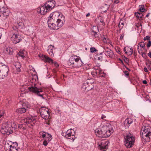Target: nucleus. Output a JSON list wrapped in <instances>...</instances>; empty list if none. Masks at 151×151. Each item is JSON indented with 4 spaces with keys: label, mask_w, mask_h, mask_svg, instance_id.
I'll return each mask as SVG.
<instances>
[{
    "label": "nucleus",
    "mask_w": 151,
    "mask_h": 151,
    "mask_svg": "<svg viewBox=\"0 0 151 151\" xmlns=\"http://www.w3.org/2000/svg\"><path fill=\"white\" fill-rule=\"evenodd\" d=\"M123 36H122V35H121L120 36V39H122L123 38Z\"/></svg>",
    "instance_id": "680f3d73"
},
{
    "label": "nucleus",
    "mask_w": 151,
    "mask_h": 151,
    "mask_svg": "<svg viewBox=\"0 0 151 151\" xmlns=\"http://www.w3.org/2000/svg\"><path fill=\"white\" fill-rule=\"evenodd\" d=\"M119 1L118 0H116L114 1L113 2L114 4H117L119 3Z\"/></svg>",
    "instance_id": "c03bdc74"
},
{
    "label": "nucleus",
    "mask_w": 151,
    "mask_h": 151,
    "mask_svg": "<svg viewBox=\"0 0 151 151\" xmlns=\"http://www.w3.org/2000/svg\"><path fill=\"white\" fill-rule=\"evenodd\" d=\"M105 50V54L107 56L111 58L114 57V55L113 52L108 47H106L104 49Z\"/></svg>",
    "instance_id": "f3484780"
},
{
    "label": "nucleus",
    "mask_w": 151,
    "mask_h": 151,
    "mask_svg": "<svg viewBox=\"0 0 151 151\" xmlns=\"http://www.w3.org/2000/svg\"><path fill=\"white\" fill-rule=\"evenodd\" d=\"M124 143L127 148H131L135 142L134 137L130 133H127L124 135Z\"/></svg>",
    "instance_id": "39448f33"
},
{
    "label": "nucleus",
    "mask_w": 151,
    "mask_h": 151,
    "mask_svg": "<svg viewBox=\"0 0 151 151\" xmlns=\"http://www.w3.org/2000/svg\"><path fill=\"white\" fill-rule=\"evenodd\" d=\"M141 136L146 142L151 140V127L149 126H143L141 129Z\"/></svg>",
    "instance_id": "7ed1b4c3"
},
{
    "label": "nucleus",
    "mask_w": 151,
    "mask_h": 151,
    "mask_svg": "<svg viewBox=\"0 0 151 151\" xmlns=\"http://www.w3.org/2000/svg\"><path fill=\"white\" fill-rule=\"evenodd\" d=\"M1 12L3 14L1 16V19L2 20L6 19L9 16L10 13L9 10L7 9L3 8L1 9Z\"/></svg>",
    "instance_id": "f8f14e48"
},
{
    "label": "nucleus",
    "mask_w": 151,
    "mask_h": 151,
    "mask_svg": "<svg viewBox=\"0 0 151 151\" xmlns=\"http://www.w3.org/2000/svg\"><path fill=\"white\" fill-rule=\"evenodd\" d=\"M124 51L125 52V53H126V52H127V51H126V47H125L124 48Z\"/></svg>",
    "instance_id": "bf43d9fd"
},
{
    "label": "nucleus",
    "mask_w": 151,
    "mask_h": 151,
    "mask_svg": "<svg viewBox=\"0 0 151 151\" xmlns=\"http://www.w3.org/2000/svg\"><path fill=\"white\" fill-rule=\"evenodd\" d=\"M143 54H145V53L144 52H141V55H142V56H143Z\"/></svg>",
    "instance_id": "0e129e2a"
},
{
    "label": "nucleus",
    "mask_w": 151,
    "mask_h": 151,
    "mask_svg": "<svg viewBox=\"0 0 151 151\" xmlns=\"http://www.w3.org/2000/svg\"><path fill=\"white\" fill-rule=\"evenodd\" d=\"M133 122L132 119L130 118H127L125 120V122L127 123L129 125L131 124Z\"/></svg>",
    "instance_id": "cd10ccee"
},
{
    "label": "nucleus",
    "mask_w": 151,
    "mask_h": 151,
    "mask_svg": "<svg viewBox=\"0 0 151 151\" xmlns=\"http://www.w3.org/2000/svg\"><path fill=\"white\" fill-rule=\"evenodd\" d=\"M90 51L91 52L93 53L97 51V50L95 47H91L90 48Z\"/></svg>",
    "instance_id": "72a5a7b5"
},
{
    "label": "nucleus",
    "mask_w": 151,
    "mask_h": 151,
    "mask_svg": "<svg viewBox=\"0 0 151 151\" xmlns=\"http://www.w3.org/2000/svg\"><path fill=\"white\" fill-rule=\"evenodd\" d=\"M135 15L137 17L139 20H142L143 19V15L142 13L139 12H137L135 13Z\"/></svg>",
    "instance_id": "b1692460"
},
{
    "label": "nucleus",
    "mask_w": 151,
    "mask_h": 151,
    "mask_svg": "<svg viewBox=\"0 0 151 151\" xmlns=\"http://www.w3.org/2000/svg\"><path fill=\"white\" fill-rule=\"evenodd\" d=\"M47 142L46 140H44L43 142V145L46 146L47 145Z\"/></svg>",
    "instance_id": "79ce46f5"
},
{
    "label": "nucleus",
    "mask_w": 151,
    "mask_h": 151,
    "mask_svg": "<svg viewBox=\"0 0 151 151\" xmlns=\"http://www.w3.org/2000/svg\"><path fill=\"white\" fill-rule=\"evenodd\" d=\"M144 70L145 72H147L148 71L147 68L146 67H145L144 68Z\"/></svg>",
    "instance_id": "de8ad7c7"
},
{
    "label": "nucleus",
    "mask_w": 151,
    "mask_h": 151,
    "mask_svg": "<svg viewBox=\"0 0 151 151\" xmlns=\"http://www.w3.org/2000/svg\"><path fill=\"white\" fill-rule=\"evenodd\" d=\"M65 22V17L63 14L56 11L50 14L47 21L48 25L50 29L57 30L62 27Z\"/></svg>",
    "instance_id": "f257e3e1"
},
{
    "label": "nucleus",
    "mask_w": 151,
    "mask_h": 151,
    "mask_svg": "<svg viewBox=\"0 0 151 151\" xmlns=\"http://www.w3.org/2000/svg\"><path fill=\"white\" fill-rule=\"evenodd\" d=\"M54 47V46L52 45H50L48 47V49H49L50 50H53V49Z\"/></svg>",
    "instance_id": "ea45409f"
},
{
    "label": "nucleus",
    "mask_w": 151,
    "mask_h": 151,
    "mask_svg": "<svg viewBox=\"0 0 151 151\" xmlns=\"http://www.w3.org/2000/svg\"><path fill=\"white\" fill-rule=\"evenodd\" d=\"M29 105H27L26 106V107H23L20 108L16 109V112L18 114H22L25 113L26 111H27L29 107Z\"/></svg>",
    "instance_id": "a211bd4d"
},
{
    "label": "nucleus",
    "mask_w": 151,
    "mask_h": 151,
    "mask_svg": "<svg viewBox=\"0 0 151 151\" xmlns=\"http://www.w3.org/2000/svg\"><path fill=\"white\" fill-rule=\"evenodd\" d=\"M150 13H148L146 15V17H148L149 16V15L150 14Z\"/></svg>",
    "instance_id": "e2e57ef3"
},
{
    "label": "nucleus",
    "mask_w": 151,
    "mask_h": 151,
    "mask_svg": "<svg viewBox=\"0 0 151 151\" xmlns=\"http://www.w3.org/2000/svg\"><path fill=\"white\" fill-rule=\"evenodd\" d=\"M14 147H15L14 146H13L12 147H11V148H9V149L10 151H12V150H12V149L14 148Z\"/></svg>",
    "instance_id": "8fccbe9b"
},
{
    "label": "nucleus",
    "mask_w": 151,
    "mask_h": 151,
    "mask_svg": "<svg viewBox=\"0 0 151 151\" xmlns=\"http://www.w3.org/2000/svg\"><path fill=\"white\" fill-rule=\"evenodd\" d=\"M49 11L48 9H47L45 4L41 6L38 9V12L42 15L45 14L48 11Z\"/></svg>",
    "instance_id": "dca6fc26"
},
{
    "label": "nucleus",
    "mask_w": 151,
    "mask_h": 151,
    "mask_svg": "<svg viewBox=\"0 0 151 151\" xmlns=\"http://www.w3.org/2000/svg\"><path fill=\"white\" fill-rule=\"evenodd\" d=\"M142 83L143 84H147V81L146 80L143 81H142Z\"/></svg>",
    "instance_id": "49530a36"
},
{
    "label": "nucleus",
    "mask_w": 151,
    "mask_h": 151,
    "mask_svg": "<svg viewBox=\"0 0 151 151\" xmlns=\"http://www.w3.org/2000/svg\"><path fill=\"white\" fill-rule=\"evenodd\" d=\"M139 46L142 48L144 47H145V43L143 42H140L138 44V47L137 48V50H138L139 48Z\"/></svg>",
    "instance_id": "2f4dec72"
},
{
    "label": "nucleus",
    "mask_w": 151,
    "mask_h": 151,
    "mask_svg": "<svg viewBox=\"0 0 151 151\" xmlns=\"http://www.w3.org/2000/svg\"><path fill=\"white\" fill-rule=\"evenodd\" d=\"M95 132L96 136L101 138H106L109 137L114 132V130L110 124L105 125L101 128L96 129Z\"/></svg>",
    "instance_id": "f03ea898"
},
{
    "label": "nucleus",
    "mask_w": 151,
    "mask_h": 151,
    "mask_svg": "<svg viewBox=\"0 0 151 151\" xmlns=\"http://www.w3.org/2000/svg\"><path fill=\"white\" fill-rule=\"evenodd\" d=\"M46 133H45V132H40L39 133V134L43 138H44L46 136Z\"/></svg>",
    "instance_id": "7c9ffc66"
},
{
    "label": "nucleus",
    "mask_w": 151,
    "mask_h": 151,
    "mask_svg": "<svg viewBox=\"0 0 151 151\" xmlns=\"http://www.w3.org/2000/svg\"><path fill=\"white\" fill-rule=\"evenodd\" d=\"M47 135V137L49 139H48V140H49V141H50V140H51L52 139V136L51 135V134L47 133L46 135Z\"/></svg>",
    "instance_id": "c9c22d12"
},
{
    "label": "nucleus",
    "mask_w": 151,
    "mask_h": 151,
    "mask_svg": "<svg viewBox=\"0 0 151 151\" xmlns=\"http://www.w3.org/2000/svg\"><path fill=\"white\" fill-rule=\"evenodd\" d=\"M139 9L140 12H144L146 11L144 5H139Z\"/></svg>",
    "instance_id": "c756f323"
},
{
    "label": "nucleus",
    "mask_w": 151,
    "mask_h": 151,
    "mask_svg": "<svg viewBox=\"0 0 151 151\" xmlns=\"http://www.w3.org/2000/svg\"><path fill=\"white\" fill-rule=\"evenodd\" d=\"M47 51L49 54L50 55V56H52L54 54L53 52V50L48 49Z\"/></svg>",
    "instance_id": "f704fd0d"
},
{
    "label": "nucleus",
    "mask_w": 151,
    "mask_h": 151,
    "mask_svg": "<svg viewBox=\"0 0 151 151\" xmlns=\"http://www.w3.org/2000/svg\"><path fill=\"white\" fill-rule=\"evenodd\" d=\"M148 56L150 57V58H151V52H149L148 53Z\"/></svg>",
    "instance_id": "09e8293b"
},
{
    "label": "nucleus",
    "mask_w": 151,
    "mask_h": 151,
    "mask_svg": "<svg viewBox=\"0 0 151 151\" xmlns=\"http://www.w3.org/2000/svg\"><path fill=\"white\" fill-rule=\"evenodd\" d=\"M100 22L102 23L104 22L103 19H102L101 18V20H100Z\"/></svg>",
    "instance_id": "4d7b16f0"
},
{
    "label": "nucleus",
    "mask_w": 151,
    "mask_h": 151,
    "mask_svg": "<svg viewBox=\"0 0 151 151\" xmlns=\"http://www.w3.org/2000/svg\"><path fill=\"white\" fill-rule=\"evenodd\" d=\"M11 40L14 44L19 42L21 39L20 38V36L17 32L14 33L11 37Z\"/></svg>",
    "instance_id": "9d476101"
},
{
    "label": "nucleus",
    "mask_w": 151,
    "mask_h": 151,
    "mask_svg": "<svg viewBox=\"0 0 151 151\" xmlns=\"http://www.w3.org/2000/svg\"><path fill=\"white\" fill-rule=\"evenodd\" d=\"M124 74L125 75V76L126 77H128L129 76V73H128V71H125L124 72Z\"/></svg>",
    "instance_id": "58836bf2"
},
{
    "label": "nucleus",
    "mask_w": 151,
    "mask_h": 151,
    "mask_svg": "<svg viewBox=\"0 0 151 151\" xmlns=\"http://www.w3.org/2000/svg\"><path fill=\"white\" fill-rule=\"evenodd\" d=\"M102 52L100 53L97 54L96 56V58L98 60L101 61L103 60Z\"/></svg>",
    "instance_id": "a878e982"
},
{
    "label": "nucleus",
    "mask_w": 151,
    "mask_h": 151,
    "mask_svg": "<svg viewBox=\"0 0 151 151\" xmlns=\"http://www.w3.org/2000/svg\"><path fill=\"white\" fill-rule=\"evenodd\" d=\"M100 147L101 150H103L104 151L105 150L104 149H107L108 148V146L106 142H102L101 145H99Z\"/></svg>",
    "instance_id": "5701e85b"
},
{
    "label": "nucleus",
    "mask_w": 151,
    "mask_h": 151,
    "mask_svg": "<svg viewBox=\"0 0 151 151\" xmlns=\"http://www.w3.org/2000/svg\"><path fill=\"white\" fill-rule=\"evenodd\" d=\"M75 132L74 130L70 129L68 130L66 132L65 137L67 139L73 140L75 138Z\"/></svg>",
    "instance_id": "1a4fd4ad"
},
{
    "label": "nucleus",
    "mask_w": 151,
    "mask_h": 151,
    "mask_svg": "<svg viewBox=\"0 0 151 151\" xmlns=\"http://www.w3.org/2000/svg\"><path fill=\"white\" fill-rule=\"evenodd\" d=\"M6 51L7 53H8L9 55H11L12 54L13 49L12 48L10 47H8L6 48Z\"/></svg>",
    "instance_id": "bb28decb"
},
{
    "label": "nucleus",
    "mask_w": 151,
    "mask_h": 151,
    "mask_svg": "<svg viewBox=\"0 0 151 151\" xmlns=\"http://www.w3.org/2000/svg\"><path fill=\"white\" fill-rule=\"evenodd\" d=\"M151 45V42L149 40L148 43L147 44V46L148 48H149Z\"/></svg>",
    "instance_id": "a19ab883"
},
{
    "label": "nucleus",
    "mask_w": 151,
    "mask_h": 151,
    "mask_svg": "<svg viewBox=\"0 0 151 151\" xmlns=\"http://www.w3.org/2000/svg\"><path fill=\"white\" fill-rule=\"evenodd\" d=\"M124 26V23L123 22H121L120 21L119 24V27L120 30H121L123 28Z\"/></svg>",
    "instance_id": "473e14b6"
},
{
    "label": "nucleus",
    "mask_w": 151,
    "mask_h": 151,
    "mask_svg": "<svg viewBox=\"0 0 151 151\" xmlns=\"http://www.w3.org/2000/svg\"><path fill=\"white\" fill-rule=\"evenodd\" d=\"M94 69L95 70L94 71V73L96 74L97 77H105L106 74H105L104 72L100 70V68H96V67H95Z\"/></svg>",
    "instance_id": "4468645a"
},
{
    "label": "nucleus",
    "mask_w": 151,
    "mask_h": 151,
    "mask_svg": "<svg viewBox=\"0 0 151 151\" xmlns=\"http://www.w3.org/2000/svg\"><path fill=\"white\" fill-rule=\"evenodd\" d=\"M118 52L119 54V53H120V51H119V50H118V52Z\"/></svg>",
    "instance_id": "338daca9"
},
{
    "label": "nucleus",
    "mask_w": 151,
    "mask_h": 151,
    "mask_svg": "<svg viewBox=\"0 0 151 151\" xmlns=\"http://www.w3.org/2000/svg\"><path fill=\"white\" fill-rule=\"evenodd\" d=\"M13 147L12 145H10L9 146H8V148H11V147Z\"/></svg>",
    "instance_id": "6e6d98bb"
},
{
    "label": "nucleus",
    "mask_w": 151,
    "mask_h": 151,
    "mask_svg": "<svg viewBox=\"0 0 151 151\" xmlns=\"http://www.w3.org/2000/svg\"><path fill=\"white\" fill-rule=\"evenodd\" d=\"M1 132L4 134L9 135L12 133V130H8L7 129L5 128L1 127Z\"/></svg>",
    "instance_id": "6ab92c4d"
},
{
    "label": "nucleus",
    "mask_w": 151,
    "mask_h": 151,
    "mask_svg": "<svg viewBox=\"0 0 151 151\" xmlns=\"http://www.w3.org/2000/svg\"><path fill=\"white\" fill-rule=\"evenodd\" d=\"M88 80H90V81H89V82H93H93H92V81H91V80H92V79H91V80L88 79V80H87V81H88Z\"/></svg>",
    "instance_id": "69168bd1"
},
{
    "label": "nucleus",
    "mask_w": 151,
    "mask_h": 151,
    "mask_svg": "<svg viewBox=\"0 0 151 151\" xmlns=\"http://www.w3.org/2000/svg\"><path fill=\"white\" fill-rule=\"evenodd\" d=\"M103 39H105V40H106V38L105 37H104V38Z\"/></svg>",
    "instance_id": "774afa93"
},
{
    "label": "nucleus",
    "mask_w": 151,
    "mask_h": 151,
    "mask_svg": "<svg viewBox=\"0 0 151 151\" xmlns=\"http://www.w3.org/2000/svg\"><path fill=\"white\" fill-rule=\"evenodd\" d=\"M2 128H5L8 129V130H12L13 128L12 127V124L10 122H7L2 124Z\"/></svg>",
    "instance_id": "412c9836"
},
{
    "label": "nucleus",
    "mask_w": 151,
    "mask_h": 151,
    "mask_svg": "<svg viewBox=\"0 0 151 151\" xmlns=\"http://www.w3.org/2000/svg\"><path fill=\"white\" fill-rule=\"evenodd\" d=\"M133 53V49L131 48L130 49L128 48L127 52H126V54L127 55H132Z\"/></svg>",
    "instance_id": "c85d7f7f"
},
{
    "label": "nucleus",
    "mask_w": 151,
    "mask_h": 151,
    "mask_svg": "<svg viewBox=\"0 0 151 151\" xmlns=\"http://www.w3.org/2000/svg\"><path fill=\"white\" fill-rule=\"evenodd\" d=\"M105 116H104V115H103L101 117V119H104V118H105Z\"/></svg>",
    "instance_id": "5fc2aeb1"
},
{
    "label": "nucleus",
    "mask_w": 151,
    "mask_h": 151,
    "mask_svg": "<svg viewBox=\"0 0 151 151\" xmlns=\"http://www.w3.org/2000/svg\"><path fill=\"white\" fill-rule=\"evenodd\" d=\"M90 15V13H88L86 15V17H88Z\"/></svg>",
    "instance_id": "052dcab7"
},
{
    "label": "nucleus",
    "mask_w": 151,
    "mask_h": 151,
    "mask_svg": "<svg viewBox=\"0 0 151 151\" xmlns=\"http://www.w3.org/2000/svg\"><path fill=\"white\" fill-rule=\"evenodd\" d=\"M55 66H56V67H58L59 66V65H58V64H57L56 63H55Z\"/></svg>",
    "instance_id": "603ef678"
},
{
    "label": "nucleus",
    "mask_w": 151,
    "mask_h": 151,
    "mask_svg": "<svg viewBox=\"0 0 151 151\" xmlns=\"http://www.w3.org/2000/svg\"><path fill=\"white\" fill-rule=\"evenodd\" d=\"M17 55H19V56H20L21 57H22V58H24V57L25 56L24 55V54L22 53H21L20 52H19L18 54Z\"/></svg>",
    "instance_id": "e433bc0d"
},
{
    "label": "nucleus",
    "mask_w": 151,
    "mask_h": 151,
    "mask_svg": "<svg viewBox=\"0 0 151 151\" xmlns=\"http://www.w3.org/2000/svg\"><path fill=\"white\" fill-rule=\"evenodd\" d=\"M12 151H18L17 149L15 147L14 149H12Z\"/></svg>",
    "instance_id": "a18cd8bd"
},
{
    "label": "nucleus",
    "mask_w": 151,
    "mask_h": 151,
    "mask_svg": "<svg viewBox=\"0 0 151 151\" xmlns=\"http://www.w3.org/2000/svg\"><path fill=\"white\" fill-rule=\"evenodd\" d=\"M126 67V68L129 71H131V69H129V68H128L127 67Z\"/></svg>",
    "instance_id": "864d4df0"
},
{
    "label": "nucleus",
    "mask_w": 151,
    "mask_h": 151,
    "mask_svg": "<svg viewBox=\"0 0 151 151\" xmlns=\"http://www.w3.org/2000/svg\"><path fill=\"white\" fill-rule=\"evenodd\" d=\"M99 32V29L98 27L96 26L93 27V29L91 32V34L95 36L96 38L99 37L98 33Z\"/></svg>",
    "instance_id": "aec40b11"
},
{
    "label": "nucleus",
    "mask_w": 151,
    "mask_h": 151,
    "mask_svg": "<svg viewBox=\"0 0 151 151\" xmlns=\"http://www.w3.org/2000/svg\"><path fill=\"white\" fill-rule=\"evenodd\" d=\"M31 78L32 80H30L29 82L30 86L27 87V89L30 91L37 94L42 92V89L38 88L37 87L36 84L35 83L36 80L33 79L32 77Z\"/></svg>",
    "instance_id": "423d86ee"
},
{
    "label": "nucleus",
    "mask_w": 151,
    "mask_h": 151,
    "mask_svg": "<svg viewBox=\"0 0 151 151\" xmlns=\"http://www.w3.org/2000/svg\"><path fill=\"white\" fill-rule=\"evenodd\" d=\"M34 121L35 122V119H32L29 117H27L26 118L22 119L21 123L23 125H28V124H29L32 122H33L34 124L35 123Z\"/></svg>",
    "instance_id": "2eb2a0df"
},
{
    "label": "nucleus",
    "mask_w": 151,
    "mask_h": 151,
    "mask_svg": "<svg viewBox=\"0 0 151 151\" xmlns=\"http://www.w3.org/2000/svg\"><path fill=\"white\" fill-rule=\"evenodd\" d=\"M40 93H39L38 94H37L39 96H40L41 97H42L43 96V94H39Z\"/></svg>",
    "instance_id": "3c124183"
},
{
    "label": "nucleus",
    "mask_w": 151,
    "mask_h": 151,
    "mask_svg": "<svg viewBox=\"0 0 151 151\" xmlns=\"http://www.w3.org/2000/svg\"><path fill=\"white\" fill-rule=\"evenodd\" d=\"M23 124H19L18 125V127L19 128H21L23 127Z\"/></svg>",
    "instance_id": "37998d69"
},
{
    "label": "nucleus",
    "mask_w": 151,
    "mask_h": 151,
    "mask_svg": "<svg viewBox=\"0 0 151 151\" xmlns=\"http://www.w3.org/2000/svg\"><path fill=\"white\" fill-rule=\"evenodd\" d=\"M9 70V67L7 65L3 64L2 63H0V77L3 78L4 77L7 76Z\"/></svg>",
    "instance_id": "0eeeda50"
},
{
    "label": "nucleus",
    "mask_w": 151,
    "mask_h": 151,
    "mask_svg": "<svg viewBox=\"0 0 151 151\" xmlns=\"http://www.w3.org/2000/svg\"><path fill=\"white\" fill-rule=\"evenodd\" d=\"M14 66L16 68L17 71L18 72H20L21 71L20 68L21 67V65L19 63H16L14 64Z\"/></svg>",
    "instance_id": "393cba45"
},
{
    "label": "nucleus",
    "mask_w": 151,
    "mask_h": 151,
    "mask_svg": "<svg viewBox=\"0 0 151 151\" xmlns=\"http://www.w3.org/2000/svg\"><path fill=\"white\" fill-rule=\"evenodd\" d=\"M55 1L54 0L49 1L45 4L47 9L49 11L52 10L55 7Z\"/></svg>",
    "instance_id": "9b49d317"
},
{
    "label": "nucleus",
    "mask_w": 151,
    "mask_h": 151,
    "mask_svg": "<svg viewBox=\"0 0 151 151\" xmlns=\"http://www.w3.org/2000/svg\"><path fill=\"white\" fill-rule=\"evenodd\" d=\"M40 57L45 62L51 63H53V60L51 59L45 55H42Z\"/></svg>",
    "instance_id": "4be33fe9"
},
{
    "label": "nucleus",
    "mask_w": 151,
    "mask_h": 151,
    "mask_svg": "<svg viewBox=\"0 0 151 151\" xmlns=\"http://www.w3.org/2000/svg\"><path fill=\"white\" fill-rule=\"evenodd\" d=\"M150 37L149 36H147L146 37H145L144 38V40L145 41L146 40H150Z\"/></svg>",
    "instance_id": "4c0bfd02"
},
{
    "label": "nucleus",
    "mask_w": 151,
    "mask_h": 151,
    "mask_svg": "<svg viewBox=\"0 0 151 151\" xmlns=\"http://www.w3.org/2000/svg\"><path fill=\"white\" fill-rule=\"evenodd\" d=\"M103 41L104 42H106V40L105 39H103Z\"/></svg>",
    "instance_id": "13d9d810"
},
{
    "label": "nucleus",
    "mask_w": 151,
    "mask_h": 151,
    "mask_svg": "<svg viewBox=\"0 0 151 151\" xmlns=\"http://www.w3.org/2000/svg\"><path fill=\"white\" fill-rule=\"evenodd\" d=\"M49 109L45 107H42L40 109L41 117L45 119H48L49 117L50 113Z\"/></svg>",
    "instance_id": "6e6552de"
},
{
    "label": "nucleus",
    "mask_w": 151,
    "mask_h": 151,
    "mask_svg": "<svg viewBox=\"0 0 151 151\" xmlns=\"http://www.w3.org/2000/svg\"><path fill=\"white\" fill-rule=\"evenodd\" d=\"M89 81L90 80H88L86 82L84 83L82 86V88L85 89L86 91L91 90L93 88L92 86L90 87V85H92L93 82H90Z\"/></svg>",
    "instance_id": "ddd939ff"
},
{
    "label": "nucleus",
    "mask_w": 151,
    "mask_h": 151,
    "mask_svg": "<svg viewBox=\"0 0 151 151\" xmlns=\"http://www.w3.org/2000/svg\"><path fill=\"white\" fill-rule=\"evenodd\" d=\"M68 63L70 66L77 68L82 66L83 63L80 57L74 55L70 57Z\"/></svg>",
    "instance_id": "20e7f679"
}]
</instances>
